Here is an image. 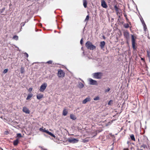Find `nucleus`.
<instances>
[{"mask_svg": "<svg viewBox=\"0 0 150 150\" xmlns=\"http://www.w3.org/2000/svg\"><path fill=\"white\" fill-rule=\"evenodd\" d=\"M89 84L91 85H97L98 83L97 81L94 80L90 78L89 79Z\"/></svg>", "mask_w": 150, "mask_h": 150, "instance_id": "obj_8", "label": "nucleus"}, {"mask_svg": "<svg viewBox=\"0 0 150 150\" xmlns=\"http://www.w3.org/2000/svg\"><path fill=\"white\" fill-rule=\"evenodd\" d=\"M79 141V139L75 138L68 139V141L70 143L73 144L77 143Z\"/></svg>", "mask_w": 150, "mask_h": 150, "instance_id": "obj_7", "label": "nucleus"}, {"mask_svg": "<svg viewBox=\"0 0 150 150\" xmlns=\"http://www.w3.org/2000/svg\"><path fill=\"white\" fill-rule=\"evenodd\" d=\"M20 71L21 74H23L24 72V68L22 67L21 68Z\"/></svg>", "mask_w": 150, "mask_h": 150, "instance_id": "obj_25", "label": "nucleus"}, {"mask_svg": "<svg viewBox=\"0 0 150 150\" xmlns=\"http://www.w3.org/2000/svg\"><path fill=\"white\" fill-rule=\"evenodd\" d=\"M101 5L103 8H107L108 7L107 5L104 0L101 1Z\"/></svg>", "mask_w": 150, "mask_h": 150, "instance_id": "obj_9", "label": "nucleus"}, {"mask_svg": "<svg viewBox=\"0 0 150 150\" xmlns=\"http://www.w3.org/2000/svg\"><path fill=\"white\" fill-rule=\"evenodd\" d=\"M90 100L91 98L90 97L87 98L83 101L82 103L83 104H85L87 102L89 101Z\"/></svg>", "mask_w": 150, "mask_h": 150, "instance_id": "obj_12", "label": "nucleus"}, {"mask_svg": "<svg viewBox=\"0 0 150 150\" xmlns=\"http://www.w3.org/2000/svg\"><path fill=\"white\" fill-rule=\"evenodd\" d=\"M83 43V40L82 39H81L80 41V43L82 45Z\"/></svg>", "mask_w": 150, "mask_h": 150, "instance_id": "obj_42", "label": "nucleus"}, {"mask_svg": "<svg viewBox=\"0 0 150 150\" xmlns=\"http://www.w3.org/2000/svg\"><path fill=\"white\" fill-rule=\"evenodd\" d=\"M140 150H143V149H140Z\"/></svg>", "mask_w": 150, "mask_h": 150, "instance_id": "obj_49", "label": "nucleus"}, {"mask_svg": "<svg viewBox=\"0 0 150 150\" xmlns=\"http://www.w3.org/2000/svg\"><path fill=\"white\" fill-rule=\"evenodd\" d=\"M114 8L116 12V14L117 16L120 17V14L121 13V10L117 6V5H115Z\"/></svg>", "mask_w": 150, "mask_h": 150, "instance_id": "obj_5", "label": "nucleus"}, {"mask_svg": "<svg viewBox=\"0 0 150 150\" xmlns=\"http://www.w3.org/2000/svg\"><path fill=\"white\" fill-rule=\"evenodd\" d=\"M124 16L125 18L126 21L129 23L130 25H131V22L129 21V19L127 18V15L126 13L124 14Z\"/></svg>", "mask_w": 150, "mask_h": 150, "instance_id": "obj_15", "label": "nucleus"}, {"mask_svg": "<svg viewBox=\"0 0 150 150\" xmlns=\"http://www.w3.org/2000/svg\"><path fill=\"white\" fill-rule=\"evenodd\" d=\"M89 15H88L86 16V19H85L84 21H88L89 20Z\"/></svg>", "mask_w": 150, "mask_h": 150, "instance_id": "obj_30", "label": "nucleus"}, {"mask_svg": "<svg viewBox=\"0 0 150 150\" xmlns=\"http://www.w3.org/2000/svg\"><path fill=\"white\" fill-rule=\"evenodd\" d=\"M100 98L99 97L97 96L94 98V100H99Z\"/></svg>", "mask_w": 150, "mask_h": 150, "instance_id": "obj_34", "label": "nucleus"}, {"mask_svg": "<svg viewBox=\"0 0 150 150\" xmlns=\"http://www.w3.org/2000/svg\"><path fill=\"white\" fill-rule=\"evenodd\" d=\"M40 148H41V150H47V149L44 148L42 147H40Z\"/></svg>", "mask_w": 150, "mask_h": 150, "instance_id": "obj_40", "label": "nucleus"}, {"mask_svg": "<svg viewBox=\"0 0 150 150\" xmlns=\"http://www.w3.org/2000/svg\"><path fill=\"white\" fill-rule=\"evenodd\" d=\"M127 143L128 144H129V142L128 141L127 142Z\"/></svg>", "mask_w": 150, "mask_h": 150, "instance_id": "obj_48", "label": "nucleus"}, {"mask_svg": "<svg viewBox=\"0 0 150 150\" xmlns=\"http://www.w3.org/2000/svg\"><path fill=\"white\" fill-rule=\"evenodd\" d=\"M110 90V88H108L107 89H105V93L108 92H109Z\"/></svg>", "mask_w": 150, "mask_h": 150, "instance_id": "obj_33", "label": "nucleus"}, {"mask_svg": "<svg viewBox=\"0 0 150 150\" xmlns=\"http://www.w3.org/2000/svg\"><path fill=\"white\" fill-rule=\"evenodd\" d=\"M129 25H130L129 23H126L124 25V26L125 28H128L129 27Z\"/></svg>", "mask_w": 150, "mask_h": 150, "instance_id": "obj_26", "label": "nucleus"}, {"mask_svg": "<svg viewBox=\"0 0 150 150\" xmlns=\"http://www.w3.org/2000/svg\"><path fill=\"white\" fill-rule=\"evenodd\" d=\"M144 31H146V29H147V28H146V26H144Z\"/></svg>", "mask_w": 150, "mask_h": 150, "instance_id": "obj_41", "label": "nucleus"}, {"mask_svg": "<svg viewBox=\"0 0 150 150\" xmlns=\"http://www.w3.org/2000/svg\"><path fill=\"white\" fill-rule=\"evenodd\" d=\"M123 150H129L128 148H124Z\"/></svg>", "mask_w": 150, "mask_h": 150, "instance_id": "obj_45", "label": "nucleus"}, {"mask_svg": "<svg viewBox=\"0 0 150 150\" xmlns=\"http://www.w3.org/2000/svg\"><path fill=\"white\" fill-rule=\"evenodd\" d=\"M105 45V41H103L100 42V45L101 49H103V48H104Z\"/></svg>", "mask_w": 150, "mask_h": 150, "instance_id": "obj_14", "label": "nucleus"}, {"mask_svg": "<svg viewBox=\"0 0 150 150\" xmlns=\"http://www.w3.org/2000/svg\"><path fill=\"white\" fill-rule=\"evenodd\" d=\"M24 54L25 55L26 57H28V55L27 53H25Z\"/></svg>", "mask_w": 150, "mask_h": 150, "instance_id": "obj_44", "label": "nucleus"}, {"mask_svg": "<svg viewBox=\"0 0 150 150\" xmlns=\"http://www.w3.org/2000/svg\"><path fill=\"white\" fill-rule=\"evenodd\" d=\"M33 96V95L32 94H31V93L28 94V96H27V97L26 98V100H29Z\"/></svg>", "mask_w": 150, "mask_h": 150, "instance_id": "obj_19", "label": "nucleus"}, {"mask_svg": "<svg viewBox=\"0 0 150 150\" xmlns=\"http://www.w3.org/2000/svg\"><path fill=\"white\" fill-rule=\"evenodd\" d=\"M103 39H105V38L104 36H103Z\"/></svg>", "mask_w": 150, "mask_h": 150, "instance_id": "obj_47", "label": "nucleus"}, {"mask_svg": "<svg viewBox=\"0 0 150 150\" xmlns=\"http://www.w3.org/2000/svg\"><path fill=\"white\" fill-rule=\"evenodd\" d=\"M5 10V8H3L2 9H0V13H3Z\"/></svg>", "mask_w": 150, "mask_h": 150, "instance_id": "obj_31", "label": "nucleus"}, {"mask_svg": "<svg viewBox=\"0 0 150 150\" xmlns=\"http://www.w3.org/2000/svg\"><path fill=\"white\" fill-rule=\"evenodd\" d=\"M25 24V22H23L21 23V26H23Z\"/></svg>", "mask_w": 150, "mask_h": 150, "instance_id": "obj_38", "label": "nucleus"}, {"mask_svg": "<svg viewBox=\"0 0 150 150\" xmlns=\"http://www.w3.org/2000/svg\"><path fill=\"white\" fill-rule=\"evenodd\" d=\"M85 46L88 49L90 50H93L96 48V47L89 41L86 42Z\"/></svg>", "mask_w": 150, "mask_h": 150, "instance_id": "obj_1", "label": "nucleus"}, {"mask_svg": "<svg viewBox=\"0 0 150 150\" xmlns=\"http://www.w3.org/2000/svg\"><path fill=\"white\" fill-rule=\"evenodd\" d=\"M132 37V47L133 49V50H135L137 49V47L136 46V43H135V40L134 38V36L133 35H132L131 36Z\"/></svg>", "mask_w": 150, "mask_h": 150, "instance_id": "obj_3", "label": "nucleus"}, {"mask_svg": "<svg viewBox=\"0 0 150 150\" xmlns=\"http://www.w3.org/2000/svg\"><path fill=\"white\" fill-rule=\"evenodd\" d=\"M47 132V133L49 135H50L51 136L55 138L56 137L55 135L53 134L51 132H49V131H48Z\"/></svg>", "mask_w": 150, "mask_h": 150, "instance_id": "obj_21", "label": "nucleus"}, {"mask_svg": "<svg viewBox=\"0 0 150 150\" xmlns=\"http://www.w3.org/2000/svg\"><path fill=\"white\" fill-rule=\"evenodd\" d=\"M65 75V73L63 70L62 69H59L58 71L57 76L60 78H63Z\"/></svg>", "mask_w": 150, "mask_h": 150, "instance_id": "obj_4", "label": "nucleus"}, {"mask_svg": "<svg viewBox=\"0 0 150 150\" xmlns=\"http://www.w3.org/2000/svg\"><path fill=\"white\" fill-rule=\"evenodd\" d=\"M70 117L71 119L73 120H76V118L75 115L72 114H71L70 115Z\"/></svg>", "mask_w": 150, "mask_h": 150, "instance_id": "obj_17", "label": "nucleus"}, {"mask_svg": "<svg viewBox=\"0 0 150 150\" xmlns=\"http://www.w3.org/2000/svg\"><path fill=\"white\" fill-rule=\"evenodd\" d=\"M52 61L50 60V61H47L46 62V63H47L49 64H52Z\"/></svg>", "mask_w": 150, "mask_h": 150, "instance_id": "obj_35", "label": "nucleus"}, {"mask_svg": "<svg viewBox=\"0 0 150 150\" xmlns=\"http://www.w3.org/2000/svg\"><path fill=\"white\" fill-rule=\"evenodd\" d=\"M39 130L40 131H42L43 132H45V133H47V132L48 131L47 130H46L45 129V128L44 129H43L42 128H40L39 129Z\"/></svg>", "mask_w": 150, "mask_h": 150, "instance_id": "obj_24", "label": "nucleus"}, {"mask_svg": "<svg viewBox=\"0 0 150 150\" xmlns=\"http://www.w3.org/2000/svg\"><path fill=\"white\" fill-rule=\"evenodd\" d=\"M83 5L85 8L87 7V2L86 0H83Z\"/></svg>", "mask_w": 150, "mask_h": 150, "instance_id": "obj_22", "label": "nucleus"}, {"mask_svg": "<svg viewBox=\"0 0 150 150\" xmlns=\"http://www.w3.org/2000/svg\"><path fill=\"white\" fill-rule=\"evenodd\" d=\"M141 60L143 61L144 62L145 61V59L144 58H141Z\"/></svg>", "mask_w": 150, "mask_h": 150, "instance_id": "obj_43", "label": "nucleus"}, {"mask_svg": "<svg viewBox=\"0 0 150 150\" xmlns=\"http://www.w3.org/2000/svg\"><path fill=\"white\" fill-rule=\"evenodd\" d=\"M130 137L131 139L134 141H135V139L134 137V136L133 134H131L130 135Z\"/></svg>", "mask_w": 150, "mask_h": 150, "instance_id": "obj_23", "label": "nucleus"}, {"mask_svg": "<svg viewBox=\"0 0 150 150\" xmlns=\"http://www.w3.org/2000/svg\"><path fill=\"white\" fill-rule=\"evenodd\" d=\"M8 70L7 69H5L3 71V73L4 74H5L8 72Z\"/></svg>", "mask_w": 150, "mask_h": 150, "instance_id": "obj_36", "label": "nucleus"}, {"mask_svg": "<svg viewBox=\"0 0 150 150\" xmlns=\"http://www.w3.org/2000/svg\"><path fill=\"white\" fill-rule=\"evenodd\" d=\"M32 90H33V88H30L29 89L28 91L29 92H30L32 91Z\"/></svg>", "mask_w": 150, "mask_h": 150, "instance_id": "obj_39", "label": "nucleus"}, {"mask_svg": "<svg viewBox=\"0 0 150 150\" xmlns=\"http://www.w3.org/2000/svg\"><path fill=\"white\" fill-rule=\"evenodd\" d=\"M67 113L68 112L66 109H64L63 111V115L64 116H66L67 115Z\"/></svg>", "mask_w": 150, "mask_h": 150, "instance_id": "obj_18", "label": "nucleus"}, {"mask_svg": "<svg viewBox=\"0 0 150 150\" xmlns=\"http://www.w3.org/2000/svg\"><path fill=\"white\" fill-rule=\"evenodd\" d=\"M103 76V74L100 72L95 73L93 74V77L97 79H101Z\"/></svg>", "mask_w": 150, "mask_h": 150, "instance_id": "obj_2", "label": "nucleus"}, {"mask_svg": "<svg viewBox=\"0 0 150 150\" xmlns=\"http://www.w3.org/2000/svg\"><path fill=\"white\" fill-rule=\"evenodd\" d=\"M140 20L141 21L142 23L143 26H145L146 27V25L143 19L142 18L141 19H140Z\"/></svg>", "mask_w": 150, "mask_h": 150, "instance_id": "obj_27", "label": "nucleus"}, {"mask_svg": "<svg viewBox=\"0 0 150 150\" xmlns=\"http://www.w3.org/2000/svg\"><path fill=\"white\" fill-rule=\"evenodd\" d=\"M113 100H110L108 103V104L109 105H111L112 104Z\"/></svg>", "mask_w": 150, "mask_h": 150, "instance_id": "obj_32", "label": "nucleus"}, {"mask_svg": "<svg viewBox=\"0 0 150 150\" xmlns=\"http://www.w3.org/2000/svg\"><path fill=\"white\" fill-rule=\"evenodd\" d=\"M13 38L16 40H18V37L17 35H14Z\"/></svg>", "mask_w": 150, "mask_h": 150, "instance_id": "obj_29", "label": "nucleus"}, {"mask_svg": "<svg viewBox=\"0 0 150 150\" xmlns=\"http://www.w3.org/2000/svg\"><path fill=\"white\" fill-rule=\"evenodd\" d=\"M38 100H40L43 97V95L42 94H38L36 96Z\"/></svg>", "mask_w": 150, "mask_h": 150, "instance_id": "obj_13", "label": "nucleus"}, {"mask_svg": "<svg viewBox=\"0 0 150 150\" xmlns=\"http://www.w3.org/2000/svg\"><path fill=\"white\" fill-rule=\"evenodd\" d=\"M8 132H7V131H6V132H5V134H8Z\"/></svg>", "mask_w": 150, "mask_h": 150, "instance_id": "obj_46", "label": "nucleus"}, {"mask_svg": "<svg viewBox=\"0 0 150 150\" xmlns=\"http://www.w3.org/2000/svg\"><path fill=\"white\" fill-rule=\"evenodd\" d=\"M19 143V140L18 139H17L14 140L13 142V144L15 146H17Z\"/></svg>", "mask_w": 150, "mask_h": 150, "instance_id": "obj_16", "label": "nucleus"}, {"mask_svg": "<svg viewBox=\"0 0 150 150\" xmlns=\"http://www.w3.org/2000/svg\"><path fill=\"white\" fill-rule=\"evenodd\" d=\"M124 35L127 39H128L129 38V33L128 31H126L124 33Z\"/></svg>", "mask_w": 150, "mask_h": 150, "instance_id": "obj_11", "label": "nucleus"}, {"mask_svg": "<svg viewBox=\"0 0 150 150\" xmlns=\"http://www.w3.org/2000/svg\"><path fill=\"white\" fill-rule=\"evenodd\" d=\"M17 137H22L21 134L20 133H18L17 134Z\"/></svg>", "mask_w": 150, "mask_h": 150, "instance_id": "obj_37", "label": "nucleus"}, {"mask_svg": "<svg viewBox=\"0 0 150 150\" xmlns=\"http://www.w3.org/2000/svg\"><path fill=\"white\" fill-rule=\"evenodd\" d=\"M79 88H82L83 87L84 85L81 82L79 83Z\"/></svg>", "mask_w": 150, "mask_h": 150, "instance_id": "obj_28", "label": "nucleus"}, {"mask_svg": "<svg viewBox=\"0 0 150 150\" xmlns=\"http://www.w3.org/2000/svg\"><path fill=\"white\" fill-rule=\"evenodd\" d=\"M147 53L149 61L150 62V50L147 51Z\"/></svg>", "mask_w": 150, "mask_h": 150, "instance_id": "obj_20", "label": "nucleus"}, {"mask_svg": "<svg viewBox=\"0 0 150 150\" xmlns=\"http://www.w3.org/2000/svg\"><path fill=\"white\" fill-rule=\"evenodd\" d=\"M22 110L23 112L27 114H29L30 112V110L28 109V108L27 107H24L23 108V110Z\"/></svg>", "mask_w": 150, "mask_h": 150, "instance_id": "obj_10", "label": "nucleus"}, {"mask_svg": "<svg viewBox=\"0 0 150 150\" xmlns=\"http://www.w3.org/2000/svg\"><path fill=\"white\" fill-rule=\"evenodd\" d=\"M47 86V83H44L41 86L39 89V91L40 92H43Z\"/></svg>", "mask_w": 150, "mask_h": 150, "instance_id": "obj_6", "label": "nucleus"}]
</instances>
